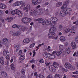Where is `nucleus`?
<instances>
[{"mask_svg": "<svg viewBox=\"0 0 78 78\" xmlns=\"http://www.w3.org/2000/svg\"><path fill=\"white\" fill-rule=\"evenodd\" d=\"M42 2V0H32V3L35 5L37 4V3H41Z\"/></svg>", "mask_w": 78, "mask_h": 78, "instance_id": "obj_8", "label": "nucleus"}, {"mask_svg": "<svg viewBox=\"0 0 78 78\" xmlns=\"http://www.w3.org/2000/svg\"><path fill=\"white\" fill-rule=\"evenodd\" d=\"M37 73L36 72H35L34 73V75L35 76H37Z\"/></svg>", "mask_w": 78, "mask_h": 78, "instance_id": "obj_64", "label": "nucleus"}, {"mask_svg": "<svg viewBox=\"0 0 78 78\" xmlns=\"http://www.w3.org/2000/svg\"><path fill=\"white\" fill-rule=\"evenodd\" d=\"M36 78H44V76L41 74H39L36 76Z\"/></svg>", "mask_w": 78, "mask_h": 78, "instance_id": "obj_27", "label": "nucleus"}, {"mask_svg": "<svg viewBox=\"0 0 78 78\" xmlns=\"http://www.w3.org/2000/svg\"><path fill=\"white\" fill-rule=\"evenodd\" d=\"M11 67L12 70H14L15 69V67H14V64H12L11 65Z\"/></svg>", "mask_w": 78, "mask_h": 78, "instance_id": "obj_31", "label": "nucleus"}, {"mask_svg": "<svg viewBox=\"0 0 78 78\" xmlns=\"http://www.w3.org/2000/svg\"><path fill=\"white\" fill-rule=\"evenodd\" d=\"M47 51H51V49L49 48H47Z\"/></svg>", "mask_w": 78, "mask_h": 78, "instance_id": "obj_57", "label": "nucleus"}, {"mask_svg": "<svg viewBox=\"0 0 78 78\" xmlns=\"http://www.w3.org/2000/svg\"><path fill=\"white\" fill-rule=\"evenodd\" d=\"M36 21H38L39 23H41L43 25H50L51 29L49 30V31L50 32L48 33V37H52V39L56 40L58 39V36L56 37L55 36V33L53 31H55L56 30V29L55 28H54V25L53 23H51V22L47 20L46 21L44 20L43 19L41 18H39L38 19L35 20ZM52 31V32H50Z\"/></svg>", "mask_w": 78, "mask_h": 78, "instance_id": "obj_1", "label": "nucleus"}, {"mask_svg": "<svg viewBox=\"0 0 78 78\" xmlns=\"http://www.w3.org/2000/svg\"><path fill=\"white\" fill-rule=\"evenodd\" d=\"M30 42V39L28 38H27L25 39L23 41V44L24 45H26V44H28Z\"/></svg>", "mask_w": 78, "mask_h": 78, "instance_id": "obj_10", "label": "nucleus"}, {"mask_svg": "<svg viewBox=\"0 0 78 78\" xmlns=\"http://www.w3.org/2000/svg\"><path fill=\"white\" fill-rule=\"evenodd\" d=\"M73 28H72V30L71 31V32H70L71 33L69 34V35H68L69 36H73L74 34H75L76 33L75 32H73Z\"/></svg>", "mask_w": 78, "mask_h": 78, "instance_id": "obj_20", "label": "nucleus"}, {"mask_svg": "<svg viewBox=\"0 0 78 78\" xmlns=\"http://www.w3.org/2000/svg\"><path fill=\"white\" fill-rule=\"evenodd\" d=\"M12 28H18L20 31H24L27 30V27L21 25H19L17 26L16 24H14L12 26Z\"/></svg>", "mask_w": 78, "mask_h": 78, "instance_id": "obj_4", "label": "nucleus"}, {"mask_svg": "<svg viewBox=\"0 0 78 78\" xmlns=\"http://www.w3.org/2000/svg\"><path fill=\"white\" fill-rule=\"evenodd\" d=\"M17 15L19 17H22V16H23L22 12L19 10V11L18 12V13H17Z\"/></svg>", "mask_w": 78, "mask_h": 78, "instance_id": "obj_14", "label": "nucleus"}, {"mask_svg": "<svg viewBox=\"0 0 78 78\" xmlns=\"http://www.w3.org/2000/svg\"><path fill=\"white\" fill-rule=\"evenodd\" d=\"M48 4H49V3H48V2H46L45 3V5H48Z\"/></svg>", "mask_w": 78, "mask_h": 78, "instance_id": "obj_60", "label": "nucleus"}, {"mask_svg": "<svg viewBox=\"0 0 78 78\" xmlns=\"http://www.w3.org/2000/svg\"><path fill=\"white\" fill-rule=\"evenodd\" d=\"M12 6H17V3H16V2L15 3H13L12 4Z\"/></svg>", "mask_w": 78, "mask_h": 78, "instance_id": "obj_45", "label": "nucleus"}, {"mask_svg": "<svg viewBox=\"0 0 78 78\" xmlns=\"http://www.w3.org/2000/svg\"><path fill=\"white\" fill-rule=\"evenodd\" d=\"M33 75H34V73H30V75L29 76H30V77H31L32 76H33Z\"/></svg>", "mask_w": 78, "mask_h": 78, "instance_id": "obj_52", "label": "nucleus"}, {"mask_svg": "<svg viewBox=\"0 0 78 78\" xmlns=\"http://www.w3.org/2000/svg\"><path fill=\"white\" fill-rule=\"evenodd\" d=\"M12 19H13V18L12 17L6 18H5V20H6L7 22H12Z\"/></svg>", "mask_w": 78, "mask_h": 78, "instance_id": "obj_16", "label": "nucleus"}, {"mask_svg": "<svg viewBox=\"0 0 78 78\" xmlns=\"http://www.w3.org/2000/svg\"><path fill=\"white\" fill-rule=\"evenodd\" d=\"M44 54L45 55V56H44L45 57H46V56H47L48 55H48H51V54H50V53H48L47 52H44Z\"/></svg>", "mask_w": 78, "mask_h": 78, "instance_id": "obj_38", "label": "nucleus"}, {"mask_svg": "<svg viewBox=\"0 0 78 78\" xmlns=\"http://www.w3.org/2000/svg\"><path fill=\"white\" fill-rule=\"evenodd\" d=\"M44 43H42L41 44H39L38 45V46L39 47H41L42 45H44Z\"/></svg>", "mask_w": 78, "mask_h": 78, "instance_id": "obj_59", "label": "nucleus"}, {"mask_svg": "<svg viewBox=\"0 0 78 78\" xmlns=\"http://www.w3.org/2000/svg\"><path fill=\"white\" fill-rule=\"evenodd\" d=\"M5 64L7 66H8L9 64V62L8 60H7L5 62Z\"/></svg>", "mask_w": 78, "mask_h": 78, "instance_id": "obj_34", "label": "nucleus"}, {"mask_svg": "<svg viewBox=\"0 0 78 78\" xmlns=\"http://www.w3.org/2000/svg\"><path fill=\"white\" fill-rule=\"evenodd\" d=\"M35 45V44L34 43H33L32 44H31L29 46L30 48H33V47H34Z\"/></svg>", "mask_w": 78, "mask_h": 78, "instance_id": "obj_36", "label": "nucleus"}, {"mask_svg": "<svg viewBox=\"0 0 78 78\" xmlns=\"http://www.w3.org/2000/svg\"><path fill=\"white\" fill-rule=\"evenodd\" d=\"M21 33L19 31L16 32L15 33H14L12 34L13 36L16 37V36H19L20 34Z\"/></svg>", "mask_w": 78, "mask_h": 78, "instance_id": "obj_18", "label": "nucleus"}, {"mask_svg": "<svg viewBox=\"0 0 78 78\" xmlns=\"http://www.w3.org/2000/svg\"><path fill=\"white\" fill-rule=\"evenodd\" d=\"M25 56L23 55H21L20 57L19 60V62L20 63H22V61H23L25 59Z\"/></svg>", "mask_w": 78, "mask_h": 78, "instance_id": "obj_9", "label": "nucleus"}, {"mask_svg": "<svg viewBox=\"0 0 78 78\" xmlns=\"http://www.w3.org/2000/svg\"><path fill=\"white\" fill-rule=\"evenodd\" d=\"M73 56H76V57L78 56V52L77 53L75 52L73 54Z\"/></svg>", "mask_w": 78, "mask_h": 78, "instance_id": "obj_35", "label": "nucleus"}, {"mask_svg": "<svg viewBox=\"0 0 78 78\" xmlns=\"http://www.w3.org/2000/svg\"><path fill=\"white\" fill-rule=\"evenodd\" d=\"M46 14L47 15H48V14H49V12H48V9H46Z\"/></svg>", "mask_w": 78, "mask_h": 78, "instance_id": "obj_47", "label": "nucleus"}, {"mask_svg": "<svg viewBox=\"0 0 78 78\" xmlns=\"http://www.w3.org/2000/svg\"><path fill=\"white\" fill-rule=\"evenodd\" d=\"M54 78H60L59 75L58 74H56L55 75Z\"/></svg>", "mask_w": 78, "mask_h": 78, "instance_id": "obj_33", "label": "nucleus"}, {"mask_svg": "<svg viewBox=\"0 0 78 78\" xmlns=\"http://www.w3.org/2000/svg\"><path fill=\"white\" fill-rule=\"evenodd\" d=\"M59 49L60 50H62L64 49V46L62 45H60L59 46Z\"/></svg>", "mask_w": 78, "mask_h": 78, "instance_id": "obj_30", "label": "nucleus"}, {"mask_svg": "<svg viewBox=\"0 0 78 78\" xmlns=\"http://www.w3.org/2000/svg\"><path fill=\"white\" fill-rule=\"evenodd\" d=\"M72 28H73L72 27L70 30L69 28H67L64 30V32H65V33H69V31H70V32H71V31L72 30Z\"/></svg>", "mask_w": 78, "mask_h": 78, "instance_id": "obj_21", "label": "nucleus"}, {"mask_svg": "<svg viewBox=\"0 0 78 78\" xmlns=\"http://www.w3.org/2000/svg\"><path fill=\"white\" fill-rule=\"evenodd\" d=\"M19 45H17L16 46H14L15 51L16 52L18 51L19 50Z\"/></svg>", "mask_w": 78, "mask_h": 78, "instance_id": "obj_19", "label": "nucleus"}, {"mask_svg": "<svg viewBox=\"0 0 78 78\" xmlns=\"http://www.w3.org/2000/svg\"><path fill=\"white\" fill-rule=\"evenodd\" d=\"M73 74H78V71H76L75 72H73Z\"/></svg>", "mask_w": 78, "mask_h": 78, "instance_id": "obj_55", "label": "nucleus"}, {"mask_svg": "<svg viewBox=\"0 0 78 78\" xmlns=\"http://www.w3.org/2000/svg\"><path fill=\"white\" fill-rule=\"evenodd\" d=\"M3 43L4 44H7L8 43V39L6 38H4L2 40Z\"/></svg>", "mask_w": 78, "mask_h": 78, "instance_id": "obj_23", "label": "nucleus"}, {"mask_svg": "<svg viewBox=\"0 0 78 78\" xmlns=\"http://www.w3.org/2000/svg\"><path fill=\"white\" fill-rule=\"evenodd\" d=\"M19 55H22V50H20L19 51Z\"/></svg>", "mask_w": 78, "mask_h": 78, "instance_id": "obj_46", "label": "nucleus"}, {"mask_svg": "<svg viewBox=\"0 0 78 78\" xmlns=\"http://www.w3.org/2000/svg\"><path fill=\"white\" fill-rule=\"evenodd\" d=\"M33 57H34V56H35V55H36V52H35V51H33Z\"/></svg>", "mask_w": 78, "mask_h": 78, "instance_id": "obj_49", "label": "nucleus"}, {"mask_svg": "<svg viewBox=\"0 0 78 78\" xmlns=\"http://www.w3.org/2000/svg\"><path fill=\"white\" fill-rule=\"evenodd\" d=\"M60 40L62 42H64L66 41V38H65V37L63 36L61 37L60 38Z\"/></svg>", "mask_w": 78, "mask_h": 78, "instance_id": "obj_26", "label": "nucleus"}, {"mask_svg": "<svg viewBox=\"0 0 78 78\" xmlns=\"http://www.w3.org/2000/svg\"><path fill=\"white\" fill-rule=\"evenodd\" d=\"M65 52L67 54H69L70 52V49L69 48H66L65 49Z\"/></svg>", "mask_w": 78, "mask_h": 78, "instance_id": "obj_22", "label": "nucleus"}, {"mask_svg": "<svg viewBox=\"0 0 78 78\" xmlns=\"http://www.w3.org/2000/svg\"><path fill=\"white\" fill-rule=\"evenodd\" d=\"M3 14V12L2 10H0V16H2Z\"/></svg>", "mask_w": 78, "mask_h": 78, "instance_id": "obj_40", "label": "nucleus"}, {"mask_svg": "<svg viewBox=\"0 0 78 78\" xmlns=\"http://www.w3.org/2000/svg\"><path fill=\"white\" fill-rule=\"evenodd\" d=\"M51 55H48L47 56H46V57L44 56V57H46V58H48L49 59H50V58H50V56H51Z\"/></svg>", "mask_w": 78, "mask_h": 78, "instance_id": "obj_51", "label": "nucleus"}, {"mask_svg": "<svg viewBox=\"0 0 78 78\" xmlns=\"http://www.w3.org/2000/svg\"><path fill=\"white\" fill-rule=\"evenodd\" d=\"M59 29L60 30H62V25H60L59 26Z\"/></svg>", "mask_w": 78, "mask_h": 78, "instance_id": "obj_48", "label": "nucleus"}, {"mask_svg": "<svg viewBox=\"0 0 78 78\" xmlns=\"http://www.w3.org/2000/svg\"><path fill=\"white\" fill-rule=\"evenodd\" d=\"M7 54V53L6 52V51H4L3 52V55L5 56H6V54Z\"/></svg>", "mask_w": 78, "mask_h": 78, "instance_id": "obj_41", "label": "nucleus"}, {"mask_svg": "<svg viewBox=\"0 0 78 78\" xmlns=\"http://www.w3.org/2000/svg\"><path fill=\"white\" fill-rule=\"evenodd\" d=\"M39 62H40V63H42H42H44V61H43V59H41L39 61Z\"/></svg>", "mask_w": 78, "mask_h": 78, "instance_id": "obj_44", "label": "nucleus"}, {"mask_svg": "<svg viewBox=\"0 0 78 78\" xmlns=\"http://www.w3.org/2000/svg\"><path fill=\"white\" fill-rule=\"evenodd\" d=\"M0 62L2 65H3L5 64V62L3 61V58L2 57H1L0 58Z\"/></svg>", "mask_w": 78, "mask_h": 78, "instance_id": "obj_24", "label": "nucleus"}, {"mask_svg": "<svg viewBox=\"0 0 78 78\" xmlns=\"http://www.w3.org/2000/svg\"><path fill=\"white\" fill-rule=\"evenodd\" d=\"M73 24H76V25H78V20L76 22H74L73 23Z\"/></svg>", "mask_w": 78, "mask_h": 78, "instance_id": "obj_53", "label": "nucleus"}, {"mask_svg": "<svg viewBox=\"0 0 78 78\" xmlns=\"http://www.w3.org/2000/svg\"><path fill=\"white\" fill-rule=\"evenodd\" d=\"M30 63H32V62H34V59H33L31 61H30Z\"/></svg>", "mask_w": 78, "mask_h": 78, "instance_id": "obj_54", "label": "nucleus"}, {"mask_svg": "<svg viewBox=\"0 0 78 78\" xmlns=\"http://www.w3.org/2000/svg\"><path fill=\"white\" fill-rule=\"evenodd\" d=\"M62 5V2H59L57 3V6L58 7H59L60 6H61Z\"/></svg>", "mask_w": 78, "mask_h": 78, "instance_id": "obj_32", "label": "nucleus"}, {"mask_svg": "<svg viewBox=\"0 0 78 78\" xmlns=\"http://www.w3.org/2000/svg\"><path fill=\"white\" fill-rule=\"evenodd\" d=\"M47 78H53V76L51 75H48Z\"/></svg>", "mask_w": 78, "mask_h": 78, "instance_id": "obj_42", "label": "nucleus"}, {"mask_svg": "<svg viewBox=\"0 0 78 78\" xmlns=\"http://www.w3.org/2000/svg\"><path fill=\"white\" fill-rule=\"evenodd\" d=\"M65 66L66 68V69H73V66L69 63H66L65 64Z\"/></svg>", "mask_w": 78, "mask_h": 78, "instance_id": "obj_7", "label": "nucleus"}, {"mask_svg": "<svg viewBox=\"0 0 78 78\" xmlns=\"http://www.w3.org/2000/svg\"><path fill=\"white\" fill-rule=\"evenodd\" d=\"M12 15H14V14H16L14 12V10L12 12Z\"/></svg>", "mask_w": 78, "mask_h": 78, "instance_id": "obj_56", "label": "nucleus"}, {"mask_svg": "<svg viewBox=\"0 0 78 78\" xmlns=\"http://www.w3.org/2000/svg\"><path fill=\"white\" fill-rule=\"evenodd\" d=\"M34 67H35L34 65L33 64L32 65V69H34Z\"/></svg>", "mask_w": 78, "mask_h": 78, "instance_id": "obj_58", "label": "nucleus"}, {"mask_svg": "<svg viewBox=\"0 0 78 78\" xmlns=\"http://www.w3.org/2000/svg\"><path fill=\"white\" fill-rule=\"evenodd\" d=\"M30 15H32V14L36 15V14H37V11L32 10L30 12Z\"/></svg>", "mask_w": 78, "mask_h": 78, "instance_id": "obj_11", "label": "nucleus"}, {"mask_svg": "<svg viewBox=\"0 0 78 78\" xmlns=\"http://www.w3.org/2000/svg\"><path fill=\"white\" fill-rule=\"evenodd\" d=\"M13 11H14V12H15V13L16 14H17L18 12L19 11V10L18 9H16L13 10Z\"/></svg>", "mask_w": 78, "mask_h": 78, "instance_id": "obj_37", "label": "nucleus"}, {"mask_svg": "<svg viewBox=\"0 0 78 78\" xmlns=\"http://www.w3.org/2000/svg\"><path fill=\"white\" fill-rule=\"evenodd\" d=\"M40 7H41V5H38L37 6V7H36V9H38V8H40Z\"/></svg>", "mask_w": 78, "mask_h": 78, "instance_id": "obj_61", "label": "nucleus"}, {"mask_svg": "<svg viewBox=\"0 0 78 78\" xmlns=\"http://www.w3.org/2000/svg\"><path fill=\"white\" fill-rule=\"evenodd\" d=\"M17 6H20L22 5L21 6L23 7V10L25 11L26 12H28L30 11V5H25L23 4V1H19L16 2Z\"/></svg>", "mask_w": 78, "mask_h": 78, "instance_id": "obj_3", "label": "nucleus"}, {"mask_svg": "<svg viewBox=\"0 0 78 78\" xmlns=\"http://www.w3.org/2000/svg\"><path fill=\"white\" fill-rule=\"evenodd\" d=\"M66 13L67 14H69V12H72V9L70 8H67L66 9Z\"/></svg>", "mask_w": 78, "mask_h": 78, "instance_id": "obj_25", "label": "nucleus"}, {"mask_svg": "<svg viewBox=\"0 0 78 78\" xmlns=\"http://www.w3.org/2000/svg\"><path fill=\"white\" fill-rule=\"evenodd\" d=\"M50 20L52 22H56L58 20V19L56 17H52L50 18Z\"/></svg>", "mask_w": 78, "mask_h": 78, "instance_id": "obj_17", "label": "nucleus"}, {"mask_svg": "<svg viewBox=\"0 0 78 78\" xmlns=\"http://www.w3.org/2000/svg\"><path fill=\"white\" fill-rule=\"evenodd\" d=\"M75 41L76 42H78V37H76L75 38Z\"/></svg>", "mask_w": 78, "mask_h": 78, "instance_id": "obj_50", "label": "nucleus"}, {"mask_svg": "<svg viewBox=\"0 0 78 78\" xmlns=\"http://www.w3.org/2000/svg\"><path fill=\"white\" fill-rule=\"evenodd\" d=\"M0 9H6V6L3 3H0Z\"/></svg>", "mask_w": 78, "mask_h": 78, "instance_id": "obj_15", "label": "nucleus"}, {"mask_svg": "<svg viewBox=\"0 0 78 78\" xmlns=\"http://www.w3.org/2000/svg\"><path fill=\"white\" fill-rule=\"evenodd\" d=\"M67 4H64L61 7V9H66V8L67 7Z\"/></svg>", "mask_w": 78, "mask_h": 78, "instance_id": "obj_28", "label": "nucleus"}, {"mask_svg": "<svg viewBox=\"0 0 78 78\" xmlns=\"http://www.w3.org/2000/svg\"><path fill=\"white\" fill-rule=\"evenodd\" d=\"M13 1V0H10L9 1V3H12V2Z\"/></svg>", "mask_w": 78, "mask_h": 78, "instance_id": "obj_62", "label": "nucleus"}, {"mask_svg": "<svg viewBox=\"0 0 78 78\" xmlns=\"http://www.w3.org/2000/svg\"><path fill=\"white\" fill-rule=\"evenodd\" d=\"M32 20L31 18L27 17H24L21 19L22 22L24 23H28V22H30Z\"/></svg>", "mask_w": 78, "mask_h": 78, "instance_id": "obj_5", "label": "nucleus"}, {"mask_svg": "<svg viewBox=\"0 0 78 78\" xmlns=\"http://www.w3.org/2000/svg\"><path fill=\"white\" fill-rule=\"evenodd\" d=\"M22 73L23 75H25V72L24 71H22Z\"/></svg>", "mask_w": 78, "mask_h": 78, "instance_id": "obj_63", "label": "nucleus"}, {"mask_svg": "<svg viewBox=\"0 0 78 78\" xmlns=\"http://www.w3.org/2000/svg\"><path fill=\"white\" fill-rule=\"evenodd\" d=\"M71 46L72 47V49H75L76 48V44L74 42H72L71 44Z\"/></svg>", "mask_w": 78, "mask_h": 78, "instance_id": "obj_13", "label": "nucleus"}, {"mask_svg": "<svg viewBox=\"0 0 78 78\" xmlns=\"http://www.w3.org/2000/svg\"><path fill=\"white\" fill-rule=\"evenodd\" d=\"M61 69L62 70L65 71V72H67L68 71V70L67 69H65L64 68H61Z\"/></svg>", "mask_w": 78, "mask_h": 78, "instance_id": "obj_43", "label": "nucleus"}, {"mask_svg": "<svg viewBox=\"0 0 78 78\" xmlns=\"http://www.w3.org/2000/svg\"><path fill=\"white\" fill-rule=\"evenodd\" d=\"M61 53H62V52L61 51H57L56 52V55L59 56Z\"/></svg>", "mask_w": 78, "mask_h": 78, "instance_id": "obj_29", "label": "nucleus"}, {"mask_svg": "<svg viewBox=\"0 0 78 78\" xmlns=\"http://www.w3.org/2000/svg\"><path fill=\"white\" fill-rule=\"evenodd\" d=\"M53 66H51L50 63H48L47 62H45V64L47 66H48L49 70L51 72H56V69L55 68H58L59 67V64L55 62H53Z\"/></svg>", "mask_w": 78, "mask_h": 78, "instance_id": "obj_2", "label": "nucleus"}, {"mask_svg": "<svg viewBox=\"0 0 78 78\" xmlns=\"http://www.w3.org/2000/svg\"><path fill=\"white\" fill-rule=\"evenodd\" d=\"M1 75L5 77V78H7V77H8V74H7V73H6L4 71H2L1 72Z\"/></svg>", "mask_w": 78, "mask_h": 78, "instance_id": "obj_12", "label": "nucleus"}, {"mask_svg": "<svg viewBox=\"0 0 78 78\" xmlns=\"http://www.w3.org/2000/svg\"><path fill=\"white\" fill-rule=\"evenodd\" d=\"M67 14V13L66 9H64L62 11H60V15L62 17H65Z\"/></svg>", "mask_w": 78, "mask_h": 78, "instance_id": "obj_6", "label": "nucleus"}, {"mask_svg": "<svg viewBox=\"0 0 78 78\" xmlns=\"http://www.w3.org/2000/svg\"><path fill=\"white\" fill-rule=\"evenodd\" d=\"M6 58L8 61H9L10 60V57L9 55H7L6 56Z\"/></svg>", "mask_w": 78, "mask_h": 78, "instance_id": "obj_39", "label": "nucleus"}]
</instances>
